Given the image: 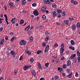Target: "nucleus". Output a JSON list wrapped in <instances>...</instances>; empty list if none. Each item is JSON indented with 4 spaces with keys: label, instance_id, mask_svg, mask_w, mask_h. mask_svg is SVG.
<instances>
[{
    "label": "nucleus",
    "instance_id": "nucleus-1",
    "mask_svg": "<svg viewBox=\"0 0 80 80\" xmlns=\"http://www.w3.org/2000/svg\"><path fill=\"white\" fill-rule=\"evenodd\" d=\"M47 9V7L46 6H43L41 9V12L45 13L46 12V10Z\"/></svg>",
    "mask_w": 80,
    "mask_h": 80
},
{
    "label": "nucleus",
    "instance_id": "nucleus-41",
    "mask_svg": "<svg viewBox=\"0 0 80 80\" xmlns=\"http://www.w3.org/2000/svg\"><path fill=\"white\" fill-rule=\"evenodd\" d=\"M17 73H18V71H17V70H15L14 71V75H16V74H17Z\"/></svg>",
    "mask_w": 80,
    "mask_h": 80
},
{
    "label": "nucleus",
    "instance_id": "nucleus-31",
    "mask_svg": "<svg viewBox=\"0 0 80 80\" xmlns=\"http://www.w3.org/2000/svg\"><path fill=\"white\" fill-rule=\"evenodd\" d=\"M72 28L73 30H75V29H76V26L74 24L72 25Z\"/></svg>",
    "mask_w": 80,
    "mask_h": 80
},
{
    "label": "nucleus",
    "instance_id": "nucleus-61",
    "mask_svg": "<svg viewBox=\"0 0 80 80\" xmlns=\"http://www.w3.org/2000/svg\"><path fill=\"white\" fill-rule=\"evenodd\" d=\"M42 25H40L39 26V28L40 29V28H42Z\"/></svg>",
    "mask_w": 80,
    "mask_h": 80
},
{
    "label": "nucleus",
    "instance_id": "nucleus-5",
    "mask_svg": "<svg viewBox=\"0 0 80 80\" xmlns=\"http://www.w3.org/2000/svg\"><path fill=\"white\" fill-rule=\"evenodd\" d=\"M24 70L26 71L29 68V66L28 65H25L23 67Z\"/></svg>",
    "mask_w": 80,
    "mask_h": 80
},
{
    "label": "nucleus",
    "instance_id": "nucleus-38",
    "mask_svg": "<svg viewBox=\"0 0 80 80\" xmlns=\"http://www.w3.org/2000/svg\"><path fill=\"white\" fill-rule=\"evenodd\" d=\"M42 19H46V16L45 15H43L42 16Z\"/></svg>",
    "mask_w": 80,
    "mask_h": 80
},
{
    "label": "nucleus",
    "instance_id": "nucleus-10",
    "mask_svg": "<svg viewBox=\"0 0 80 80\" xmlns=\"http://www.w3.org/2000/svg\"><path fill=\"white\" fill-rule=\"evenodd\" d=\"M32 75H33V76H34V77H36V72H35V71L33 70H32Z\"/></svg>",
    "mask_w": 80,
    "mask_h": 80
},
{
    "label": "nucleus",
    "instance_id": "nucleus-39",
    "mask_svg": "<svg viewBox=\"0 0 80 80\" xmlns=\"http://www.w3.org/2000/svg\"><path fill=\"white\" fill-rule=\"evenodd\" d=\"M42 53V51L41 50H38L37 52V53L38 55V54H39V53Z\"/></svg>",
    "mask_w": 80,
    "mask_h": 80
},
{
    "label": "nucleus",
    "instance_id": "nucleus-37",
    "mask_svg": "<svg viewBox=\"0 0 80 80\" xmlns=\"http://www.w3.org/2000/svg\"><path fill=\"white\" fill-rule=\"evenodd\" d=\"M62 16H65L66 15V12H62Z\"/></svg>",
    "mask_w": 80,
    "mask_h": 80
},
{
    "label": "nucleus",
    "instance_id": "nucleus-63",
    "mask_svg": "<svg viewBox=\"0 0 80 80\" xmlns=\"http://www.w3.org/2000/svg\"><path fill=\"white\" fill-rule=\"evenodd\" d=\"M44 80V78H41L40 79V80Z\"/></svg>",
    "mask_w": 80,
    "mask_h": 80
},
{
    "label": "nucleus",
    "instance_id": "nucleus-46",
    "mask_svg": "<svg viewBox=\"0 0 80 80\" xmlns=\"http://www.w3.org/2000/svg\"><path fill=\"white\" fill-rule=\"evenodd\" d=\"M49 65V63L48 62L45 64V66L46 67H48V65Z\"/></svg>",
    "mask_w": 80,
    "mask_h": 80
},
{
    "label": "nucleus",
    "instance_id": "nucleus-35",
    "mask_svg": "<svg viewBox=\"0 0 80 80\" xmlns=\"http://www.w3.org/2000/svg\"><path fill=\"white\" fill-rule=\"evenodd\" d=\"M64 44L62 43L61 46V48H64Z\"/></svg>",
    "mask_w": 80,
    "mask_h": 80
},
{
    "label": "nucleus",
    "instance_id": "nucleus-16",
    "mask_svg": "<svg viewBox=\"0 0 80 80\" xmlns=\"http://www.w3.org/2000/svg\"><path fill=\"white\" fill-rule=\"evenodd\" d=\"M15 19H16V18H13L11 20V22L12 23H15Z\"/></svg>",
    "mask_w": 80,
    "mask_h": 80
},
{
    "label": "nucleus",
    "instance_id": "nucleus-21",
    "mask_svg": "<svg viewBox=\"0 0 80 80\" xmlns=\"http://www.w3.org/2000/svg\"><path fill=\"white\" fill-rule=\"evenodd\" d=\"M24 20L22 19L20 20L19 21V23H20V24L22 25V24H23V23H24Z\"/></svg>",
    "mask_w": 80,
    "mask_h": 80
},
{
    "label": "nucleus",
    "instance_id": "nucleus-8",
    "mask_svg": "<svg viewBox=\"0 0 80 80\" xmlns=\"http://www.w3.org/2000/svg\"><path fill=\"white\" fill-rule=\"evenodd\" d=\"M49 48V45H47L45 47V52H47Z\"/></svg>",
    "mask_w": 80,
    "mask_h": 80
},
{
    "label": "nucleus",
    "instance_id": "nucleus-30",
    "mask_svg": "<svg viewBox=\"0 0 80 80\" xmlns=\"http://www.w3.org/2000/svg\"><path fill=\"white\" fill-rule=\"evenodd\" d=\"M67 66L66 64H63L62 65V67L63 69L66 68H67Z\"/></svg>",
    "mask_w": 80,
    "mask_h": 80
},
{
    "label": "nucleus",
    "instance_id": "nucleus-20",
    "mask_svg": "<svg viewBox=\"0 0 80 80\" xmlns=\"http://www.w3.org/2000/svg\"><path fill=\"white\" fill-rule=\"evenodd\" d=\"M5 43L4 39H2L0 40V45H3Z\"/></svg>",
    "mask_w": 80,
    "mask_h": 80
},
{
    "label": "nucleus",
    "instance_id": "nucleus-7",
    "mask_svg": "<svg viewBox=\"0 0 80 80\" xmlns=\"http://www.w3.org/2000/svg\"><path fill=\"white\" fill-rule=\"evenodd\" d=\"M43 1L44 3L46 4H48V5H49L50 3V1H48V0H43Z\"/></svg>",
    "mask_w": 80,
    "mask_h": 80
},
{
    "label": "nucleus",
    "instance_id": "nucleus-60",
    "mask_svg": "<svg viewBox=\"0 0 80 80\" xmlns=\"http://www.w3.org/2000/svg\"><path fill=\"white\" fill-rule=\"evenodd\" d=\"M7 49L8 50H11V48H10V47H8Z\"/></svg>",
    "mask_w": 80,
    "mask_h": 80
},
{
    "label": "nucleus",
    "instance_id": "nucleus-57",
    "mask_svg": "<svg viewBox=\"0 0 80 80\" xmlns=\"http://www.w3.org/2000/svg\"><path fill=\"white\" fill-rule=\"evenodd\" d=\"M74 5H77V4H78V2L77 1H74Z\"/></svg>",
    "mask_w": 80,
    "mask_h": 80
},
{
    "label": "nucleus",
    "instance_id": "nucleus-14",
    "mask_svg": "<svg viewBox=\"0 0 80 80\" xmlns=\"http://www.w3.org/2000/svg\"><path fill=\"white\" fill-rule=\"evenodd\" d=\"M38 67L39 69H41V70H42V65H41V64L39 62H38Z\"/></svg>",
    "mask_w": 80,
    "mask_h": 80
},
{
    "label": "nucleus",
    "instance_id": "nucleus-59",
    "mask_svg": "<svg viewBox=\"0 0 80 80\" xmlns=\"http://www.w3.org/2000/svg\"><path fill=\"white\" fill-rule=\"evenodd\" d=\"M49 32L48 31H46L45 32V34H49Z\"/></svg>",
    "mask_w": 80,
    "mask_h": 80
},
{
    "label": "nucleus",
    "instance_id": "nucleus-6",
    "mask_svg": "<svg viewBox=\"0 0 80 80\" xmlns=\"http://www.w3.org/2000/svg\"><path fill=\"white\" fill-rule=\"evenodd\" d=\"M52 13L53 14V17H55L57 16V12L56 11H52Z\"/></svg>",
    "mask_w": 80,
    "mask_h": 80
},
{
    "label": "nucleus",
    "instance_id": "nucleus-24",
    "mask_svg": "<svg viewBox=\"0 0 80 80\" xmlns=\"http://www.w3.org/2000/svg\"><path fill=\"white\" fill-rule=\"evenodd\" d=\"M69 48H70L71 50H73V51L75 50V48L72 46L69 47Z\"/></svg>",
    "mask_w": 80,
    "mask_h": 80
},
{
    "label": "nucleus",
    "instance_id": "nucleus-3",
    "mask_svg": "<svg viewBox=\"0 0 80 80\" xmlns=\"http://www.w3.org/2000/svg\"><path fill=\"white\" fill-rule=\"evenodd\" d=\"M33 13L34 14V15H35L36 16H38V15H39V13H38V11L37 10H34L33 12Z\"/></svg>",
    "mask_w": 80,
    "mask_h": 80
},
{
    "label": "nucleus",
    "instance_id": "nucleus-11",
    "mask_svg": "<svg viewBox=\"0 0 80 80\" xmlns=\"http://www.w3.org/2000/svg\"><path fill=\"white\" fill-rule=\"evenodd\" d=\"M76 56V54H75L72 55L70 58V60H72V59H73V58L74 57H75Z\"/></svg>",
    "mask_w": 80,
    "mask_h": 80
},
{
    "label": "nucleus",
    "instance_id": "nucleus-58",
    "mask_svg": "<svg viewBox=\"0 0 80 80\" xmlns=\"http://www.w3.org/2000/svg\"><path fill=\"white\" fill-rule=\"evenodd\" d=\"M5 39L6 40H7L8 39V36H6L5 37Z\"/></svg>",
    "mask_w": 80,
    "mask_h": 80
},
{
    "label": "nucleus",
    "instance_id": "nucleus-17",
    "mask_svg": "<svg viewBox=\"0 0 80 80\" xmlns=\"http://www.w3.org/2000/svg\"><path fill=\"white\" fill-rule=\"evenodd\" d=\"M49 40H50V37L48 36H47L45 38V41L46 42H48Z\"/></svg>",
    "mask_w": 80,
    "mask_h": 80
},
{
    "label": "nucleus",
    "instance_id": "nucleus-22",
    "mask_svg": "<svg viewBox=\"0 0 80 80\" xmlns=\"http://www.w3.org/2000/svg\"><path fill=\"white\" fill-rule=\"evenodd\" d=\"M25 3H26V1H25V0H24L22 2V5H24Z\"/></svg>",
    "mask_w": 80,
    "mask_h": 80
},
{
    "label": "nucleus",
    "instance_id": "nucleus-25",
    "mask_svg": "<svg viewBox=\"0 0 80 80\" xmlns=\"http://www.w3.org/2000/svg\"><path fill=\"white\" fill-rule=\"evenodd\" d=\"M69 21H74V20H75V19L73 18H69Z\"/></svg>",
    "mask_w": 80,
    "mask_h": 80
},
{
    "label": "nucleus",
    "instance_id": "nucleus-49",
    "mask_svg": "<svg viewBox=\"0 0 80 80\" xmlns=\"http://www.w3.org/2000/svg\"><path fill=\"white\" fill-rule=\"evenodd\" d=\"M4 17L5 18V20H8V18L7 17V14H5L4 15Z\"/></svg>",
    "mask_w": 80,
    "mask_h": 80
},
{
    "label": "nucleus",
    "instance_id": "nucleus-53",
    "mask_svg": "<svg viewBox=\"0 0 80 80\" xmlns=\"http://www.w3.org/2000/svg\"><path fill=\"white\" fill-rule=\"evenodd\" d=\"M32 7H35V6H36V3H32Z\"/></svg>",
    "mask_w": 80,
    "mask_h": 80
},
{
    "label": "nucleus",
    "instance_id": "nucleus-43",
    "mask_svg": "<svg viewBox=\"0 0 80 80\" xmlns=\"http://www.w3.org/2000/svg\"><path fill=\"white\" fill-rule=\"evenodd\" d=\"M6 22L7 23V25L8 26H10V24L8 23V19H6Z\"/></svg>",
    "mask_w": 80,
    "mask_h": 80
},
{
    "label": "nucleus",
    "instance_id": "nucleus-4",
    "mask_svg": "<svg viewBox=\"0 0 80 80\" xmlns=\"http://www.w3.org/2000/svg\"><path fill=\"white\" fill-rule=\"evenodd\" d=\"M65 51V49L64 48H60V55L62 56V55H63V52Z\"/></svg>",
    "mask_w": 80,
    "mask_h": 80
},
{
    "label": "nucleus",
    "instance_id": "nucleus-50",
    "mask_svg": "<svg viewBox=\"0 0 80 80\" xmlns=\"http://www.w3.org/2000/svg\"><path fill=\"white\" fill-rule=\"evenodd\" d=\"M31 33H32V31H29L28 32V35H30Z\"/></svg>",
    "mask_w": 80,
    "mask_h": 80
},
{
    "label": "nucleus",
    "instance_id": "nucleus-40",
    "mask_svg": "<svg viewBox=\"0 0 80 80\" xmlns=\"http://www.w3.org/2000/svg\"><path fill=\"white\" fill-rule=\"evenodd\" d=\"M77 27L78 28H80V24L79 22H78L77 24Z\"/></svg>",
    "mask_w": 80,
    "mask_h": 80
},
{
    "label": "nucleus",
    "instance_id": "nucleus-45",
    "mask_svg": "<svg viewBox=\"0 0 80 80\" xmlns=\"http://www.w3.org/2000/svg\"><path fill=\"white\" fill-rule=\"evenodd\" d=\"M57 17L58 18H60V17H61V15H60V14H57Z\"/></svg>",
    "mask_w": 80,
    "mask_h": 80
},
{
    "label": "nucleus",
    "instance_id": "nucleus-48",
    "mask_svg": "<svg viewBox=\"0 0 80 80\" xmlns=\"http://www.w3.org/2000/svg\"><path fill=\"white\" fill-rule=\"evenodd\" d=\"M42 47H45L46 46V44L45 42H43V43L42 44Z\"/></svg>",
    "mask_w": 80,
    "mask_h": 80
},
{
    "label": "nucleus",
    "instance_id": "nucleus-36",
    "mask_svg": "<svg viewBox=\"0 0 80 80\" xmlns=\"http://www.w3.org/2000/svg\"><path fill=\"white\" fill-rule=\"evenodd\" d=\"M29 52V50L28 49H26L25 51V52L27 54H28Z\"/></svg>",
    "mask_w": 80,
    "mask_h": 80
},
{
    "label": "nucleus",
    "instance_id": "nucleus-29",
    "mask_svg": "<svg viewBox=\"0 0 80 80\" xmlns=\"http://www.w3.org/2000/svg\"><path fill=\"white\" fill-rule=\"evenodd\" d=\"M54 79L55 80H58V76L57 75L55 76Z\"/></svg>",
    "mask_w": 80,
    "mask_h": 80
},
{
    "label": "nucleus",
    "instance_id": "nucleus-44",
    "mask_svg": "<svg viewBox=\"0 0 80 80\" xmlns=\"http://www.w3.org/2000/svg\"><path fill=\"white\" fill-rule=\"evenodd\" d=\"M77 55H78V56H79V57H80V52L79 51H77Z\"/></svg>",
    "mask_w": 80,
    "mask_h": 80
},
{
    "label": "nucleus",
    "instance_id": "nucleus-19",
    "mask_svg": "<svg viewBox=\"0 0 80 80\" xmlns=\"http://www.w3.org/2000/svg\"><path fill=\"white\" fill-rule=\"evenodd\" d=\"M9 5L10 7H13V3L12 2H10L9 4Z\"/></svg>",
    "mask_w": 80,
    "mask_h": 80
},
{
    "label": "nucleus",
    "instance_id": "nucleus-23",
    "mask_svg": "<svg viewBox=\"0 0 80 80\" xmlns=\"http://www.w3.org/2000/svg\"><path fill=\"white\" fill-rule=\"evenodd\" d=\"M71 43L72 45H75V41H73V40H71Z\"/></svg>",
    "mask_w": 80,
    "mask_h": 80
},
{
    "label": "nucleus",
    "instance_id": "nucleus-56",
    "mask_svg": "<svg viewBox=\"0 0 80 80\" xmlns=\"http://www.w3.org/2000/svg\"><path fill=\"white\" fill-rule=\"evenodd\" d=\"M22 58H23V57L22 56H21L19 60H22Z\"/></svg>",
    "mask_w": 80,
    "mask_h": 80
},
{
    "label": "nucleus",
    "instance_id": "nucleus-34",
    "mask_svg": "<svg viewBox=\"0 0 80 80\" xmlns=\"http://www.w3.org/2000/svg\"><path fill=\"white\" fill-rule=\"evenodd\" d=\"M33 61H34V59L33 58H31L30 60V61L31 63H33Z\"/></svg>",
    "mask_w": 80,
    "mask_h": 80
},
{
    "label": "nucleus",
    "instance_id": "nucleus-13",
    "mask_svg": "<svg viewBox=\"0 0 80 80\" xmlns=\"http://www.w3.org/2000/svg\"><path fill=\"white\" fill-rule=\"evenodd\" d=\"M64 22L66 25H68L69 24V21L68 20H64Z\"/></svg>",
    "mask_w": 80,
    "mask_h": 80
},
{
    "label": "nucleus",
    "instance_id": "nucleus-27",
    "mask_svg": "<svg viewBox=\"0 0 80 80\" xmlns=\"http://www.w3.org/2000/svg\"><path fill=\"white\" fill-rule=\"evenodd\" d=\"M16 38V37H13L11 39V42H12L13 41V40H14V39H15Z\"/></svg>",
    "mask_w": 80,
    "mask_h": 80
},
{
    "label": "nucleus",
    "instance_id": "nucleus-55",
    "mask_svg": "<svg viewBox=\"0 0 80 80\" xmlns=\"http://www.w3.org/2000/svg\"><path fill=\"white\" fill-rule=\"evenodd\" d=\"M61 60H63L65 59V57H62L61 58Z\"/></svg>",
    "mask_w": 80,
    "mask_h": 80
},
{
    "label": "nucleus",
    "instance_id": "nucleus-54",
    "mask_svg": "<svg viewBox=\"0 0 80 80\" xmlns=\"http://www.w3.org/2000/svg\"><path fill=\"white\" fill-rule=\"evenodd\" d=\"M75 76L76 77H78V73L76 72Z\"/></svg>",
    "mask_w": 80,
    "mask_h": 80
},
{
    "label": "nucleus",
    "instance_id": "nucleus-2",
    "mask_svg": "<svg viewBox=\"0 0 80 80\" xmlns=\"http://www.w3.org/2000/svg\"><path fill=\"white\" fill-rule=\"evenodd\" d=\"M26 43L27 42L23 40L21 41L20 42V44L22 45H25Z\"/></svg>",
    "mask_w": 80,
    "mask_h": 80
},
{
    "label": "nucleus",
    "instance_id": "nucleus-62",
    "mask_svg": "<svg viewBox=\"0 0 80 80\" xmlns=\"http://www.w3.org/2000/svg\"><path fill=\"white\" fill-rule=\"evenodd\" d=\"M66 53L67 55H69V52L68 51H66Z\"/></svg>",
    "mask_w": 80,
    "mask_h": 80
},
{
    "label": "nucleus",
    "instance_id": "nucleus-18",
    "mask_svg": "<svg viewBox=\"0 0 80 80\" xmlns=\"http://www.w3.org/2000/svg\"><path fill=\"white\" fill-rule=\"evenodd\" d=\"M57 9V12L58 13H62V10L59 9L58 8Z\"/></svg>",
    "mask_w": 80,
    "mask_h": 80
},
{
    "label": "nucleus",
    "instance_id": "nucleus-32",
    "mask_svg": "<svg viewBox=\"0 0 80 80\" xmlns=\"http://www.w3.org/2000/svg\"><path fill=\"white\" fill-rule=\"evenodd\" d=\"M73 62H74V63H76V62H77V58H74L73 59Z\"/></svg>",
    "mask_w": 80,
    "mask_h": 80
},
{
    "label": "nucleus",
    "instance_id": "nucleus-64",
    "mask_svg": "<svg viewBox=\"0 0 80 80\" xmlns=\"http://www.w3.org/2000/svg\"><path fill=\"white\" fill-rule=\"evenodd\" d=\"M0 80H3V77H2L0 78Z\"/></svg>",
    "mask_w": 80,
    "mask_h": 80
},
{
    "label": "nucleus",
    "instance_id": "nucleus-47",
    "mask_svg": "<svg viewBox=\"0 0 80 80\" xmlns=\"http://www.w3.org/2000/svg\"><path fill=\"white\" fill-rule=\"evenodd\" d=\"M78 63H80V57L78 58Z\"/></svg>",
    "mask_w": 80,
    "mask_h": 80
},
{
    "label": "nucleus",
    "instance_id": "nucleus-33",
    "mask_svg": "<svg viewBox=\"0 0 80 80\" xmlns=\"http://www.w3.org/2000/svg\"><path fill=\"white\" fill-rule=\"evenodd\" d=\"M52 7L53 8H55L57 7V5L55 4H53L52 5Z\"/></svg>",
    "mask_w": 80,
    "mask_h": 80
},
{
    "label": "nucleus",
    "instance_id": "nucleus-28",
    "mask_svg": "<svg viewBox=\"0 0 80 80\" xmlns=\"http://www.w3.org/2000/svg\"><path fill=\"white\" fill-rule=\"evenodd\" d=\"M30 25H28L25 28V30H29V28H30Z\"/></svg>",
    "mask_w": 80,
    "mask_h": 80
},
{
    "label": "nucleus",
    "instance_id": "nucleus-12",
    "mask_svg": "<svg viewBox=\"0 0 80 80\" xmlns=\"http://www.w3.org/2000/svg\"><path fill=\"white\" fill-rule=\"evenodd\" d=\"M72 72H70L69 75L67 76V77L68 78H72Z\"/></svg>",
    "mask_w": 80,
    "mask_h": 80
},
{
    "label": "nucleus",
    "instance_id": "nucleus-42",
    "mask_svg": "<svg viewBox=\"0 0 80 80\" xmlns=\"http://www.w3.org/2000/svg\"><path fill=\"white\" fill-rule=\"evenodd\" d=\"M58 43H56L54 44L53 47H58Z\"/></svg>",
    "mask_w": 80,
    "mask_h": 80
},
{
    "label": "nucleus",
    "instance_id": "nucleus-9",
    "mask_svg": "<svg viewBox=\"0 0 80 80\" xmlns=\"http://www.w3.org/2000/svg\"><path fill=\"white\" fill-rule=\"evenodd\" d=\"M67 66H70L71 65V61L70 60H68L67 61Z\"/></svg>",
    "mask_w": 80,
    "mask_h": 80
},
{
    "label": "nucleus",
    "instance_id": "nucleus-15",
    "mask_svg": "<svg viewBox=\"0 0 80 80\" xmlns=\"http://www.w3.org/2000/svg\"><path fill=\"white\" fill-rule=\"evenodd\" d=\"M11 55H12L13 57H15V53L14 52H13V51H12L11 52Z\"/></svg>",
    "mask_w": 80,
    "mask_h": 80
},
{
    "label": "nucleus",
    "instance_id": "nucleus-26",
    "mask_svg": "<svg viewBox=\"0 0 80 80\" xmlns=\"http://www.w3.org/2000/svg\"><path fill=\"white\" fill-rule=\"evenodd\" d=\"M29 40L30 42H32L33 40V37H31L29 38Z\"/></svg>",
    "mask_w": 80,
    "mask_h": 80
},
{
    "label": "nucleus",
    "instance_id": "nucleus-52",
    "mask_svg": "<svg viewBox=\"0 0 80 80\" xmlns=\"http://www.w3.org/2000/svg\"><path fill=\"white\" fill-rule=\"evenodd\" d=\"M70 69H67L66 70V71L68 73H69L70 72Z\"/></svg>",
    "mask_w": 80,
    "mask_h": 80
},
{
    "label": "nucleus",
    "instance_id": "nucleus-51",
    "mask_svg": "<svg viewBox=\"0 0 80 80\" xmlns=\"http://www.w3.org/2000/svg\"><path fill=\"white\" fill-rule=\"evenodd\" d=\"M4 8L5 9V10H7V5H4Z\"/></svg>",
    "mask_w": 80,
    "mask_h": 80
}]
</instances>
